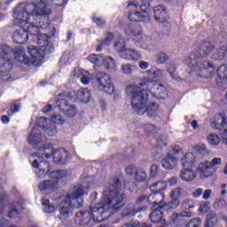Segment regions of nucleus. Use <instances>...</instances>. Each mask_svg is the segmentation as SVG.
Segmentation results:
<instances>
[{
  "mask_svg": "<svg viewBox=\"0 0 227 227\" xmlns=\"http://www.w3.org/2000/svg\"><path fill=\"white\" fill-rule=\"evenodd\" d=\"M145 74H147L146 83L129 84L126 87L125 92L130 101L132 110L137 114L141 116L146 113L148 116H152V114L159 111V105L148 102L152 92L147 88H152L153 95H155L156 98H161L162 100L168 98V90L162 84L153 82V79L163 77L164 71L160 68L155 70L149 69Z\"/></svg>",
  "mask_w": 227,
  "mask_h": 227,
  "instance_id": "obj_1",
  "label": "nucleus"
},
{
  "mask_svg": "<svg viewBox=\"0 0 227 227\" xmlns=\"http://www.w3.org/2000/svg\"><path fill=\"white\" fill-rule=\"evenodd\" d=\"M51 15V8L47 7L45 0H27V4H20L14 11V19L18 20L23 28H20L13 33L12 41L14 43L22 45L27 42L31 33L27 31V24H33L31 19H35L39 22L41 29L49 27V16Z\"/></svg>",
  "mask_w": 227,
  "mask_h": 227,
  "instance_id": "obj_2",
  "label": "nucleus"
},
{
  "mask_svg": "<svg viewBox=\"0 0 227 227\" xmlns=\"http://www.w3.org/2000/svg\"><path fill=\"white\" fill-rule=\"evenodd\" d=\"M121 185V183L118 179L112 182L103 192L100 203L90 206V214L94 221L100 223L102 219H109L110 215L125 205V195L117 190Z\"/></svg>",
  "mask_w": 227,
  "mask_h": 227,
  "instance_id": "obj_3",
  "label": "nucleus"
},
{
  "mask_svg": "<svg viewBox=\"0 0 227 227\" xmlns=\"http://www.w3.org/2000/svg\"><path fill=\"white\" fill-rule=\"evenodd\" d=\"M90 189V180L85 179L82 184L74 186L64 197L59 206V219H67L72 215L74 208H81L82 207V196L88 194L86 191Z\"/></svg>",
  "mask_w": 227,
  "mask_h": 227,
  "instance_id": "obj_4",
  "label": "nucleus"
},
{
  "mask_svg": "<svg viewBox=\"0 0 227 227\" xmlns=\"http://www.w3.org/2000/svg\"><path fill=\"white\" fill-rule=\"evenodd\" d=\"M129 19L131 22H148L150 20V2L148 0H135L127 6Z\"/></svg>",
  "mask_w": 227,
  "mask_h": 227,
  "instance_id": "obj_5",
  "label": "nucleus"
},
{
  "mask_svg": "<svg viewBox=\"0 0 227 227\" xmlns=\"http://www.w3.org/2000/svg\"><path fill=\"white\" fill-rule=\"evenodd\" d=\"M45 50H41L35 45L27 47V54L22 50H20L14 53V58L18 63L27 65V67H40L43 63V52Z\"/></svg>",
  "mask_w": 227,
  "mask_h": 227,
  "instance_id": "obj_6",
  "label": "nucleus"
},
{
  "mask_svg": "<svg viewBox=\"0 0 227 227\" xmlns=\"http://www.w3.org/2000/svg\"><path fill=\"white\" fill-rule=\"evenodd\" d=\"M227 46L225 43L213 44L204 43L196 50V58H207L210 56L212 59L221 60L226 55Z\"/></svg>",
  "mask_w": 227,
  "mask_h": 227,
  "instance_id": "obj_7",
  "label": "nucleus"
},
{
  "mask_svg": "<svg viewBox=\"0 0 227 227\" xmlns=\"http://www.w3.org/2000/svg\"><path fill=\"white\" fill-rule=\"evenodd\" d=\"M45 159H53V162L56 164H67L68 161V153L65 149L54 150V146L51 144H46L43 147L39 148L37 152Z\"/></svg>",
  "mask_w": 227,
  "mask_h": 227,
  "instance_id": "obj_8",
  "label": "nucleus"
},
{
  "mask_svg": "<svg viewBox=\"0 0 227 227\" xmlns=\"http://www.w3.org/2000/svg\"><path fill=\"white\" fill-rule=\"evenodd\" d=\"M184 63L192 68V72H197L200 77L210 79L214 75V66L209 62H197L196 59L188 58Z\"/></svg>",
  "mask_w": 227,
  "mask_h": 227,
  "instance_id": "obj_9",
  "label": "nucleus"
},
{
  "mask_svg": "<svg viewBox=\"0 0 227 227\" xmlns=\"http://www.w3.org/2000/svg\"><path fill=\"white\" fill-rule=\"evenodd\" d=\"M223 164V160L221 158H214L211 161L204 160L199 163L196 171L199 177L201 179L208 178L215 173V169Z\"/></svg>",
  "mask_w": 227,
  "mask_h": 227,
  "instance_id": "obj_10",
  "label": "nucleus"
},
{
  "mask_svg": "<svg viewBox=\"0 0 227 227\" xmlns=\"http://www.w3.org/2000/svg\"><path fill=\"white\" fill-rule=\"evenodd\" d=\"M114 49L120 54L121 59H125L126 61H139L141 59V53L136 49L127 48L125 40L121 37L115 42Z\"/></svg>",
  "mask_w": 227,
  "mask_h": 227,
  "instance_id": "obj_11",
  "label": "nucleus"
},
{
  "mask_svg": "<svg viewBox=\"0 0 227 227\" xmlns=\"http://www.w3.org/2000/svg\"><path fill=\"white\" fill-rule=\"evenodd\" d=\"M51 179L43 181L39 184L38 188L40 191H45L47 192H54L59 185V180L67 176L65 170L53 171L50 175Z\"/></svg>",
  "mask_w": 227,
  "mask_h": 227,
  "instance_id": "obj_12",
  "label": "nucleus"
},
{
  "mask_svg": "<svg viewBox=\"0 0 227 227\" xmlns=\"http://www.w3.org/2000/svg\"><path fill=\"white\" fill-rule=\"evenodd\" d=\"M95 87L99 91H105L108 95L114 93V84L107 73H98L95 79Z\"/></svg>",
  "mask_w": 227,
  "mask_h": 227,
  "instance_id": "obj_13",
  "label": "nucleus"
},
{
  "mask_svg": "<svg viewBox=\"0 0 227 227\" xmlns=\"http://www.w3.org/2000/svg\"><path fill=\"white\" fill-rule=\"evenodd\" d=\"M172 152L175 155L180 156L182 168H194L198 162V158L192 152L184 153V149L179 145L172 146Z\"/></svg>",
  "mask_w": 227,
  "mask_h": 227,
  "instance_id": "obj_14",
  "label": "nucleus"
},
{
  "mask_svg": "<svg viewBox=\"0 0 227 227\" xmlns=\"http://www.w3.org/2000/svg\"><path fill=\"white\" fill-rule=\"evenodd\" d=\"M125 33L128 36H131L137 43H140L142 49H145V51H150V46L152 45L150 42H152V38L147 35H141V28L128 27Z\"/></svg>",
  "mask_w": 227,
  "mask_h": 227,
  "instance_id": "obj_15",
  "label": "nucleus"
},
{
  "mask_svg": "<svg viewBox=\"0 0 227 227\" xmlns=\"http://www.w3.org/2000/svg\"><path fill=\"white\" fill-rule=\"evenodd\" d=\"M25 22V21H23ZM30 36H34V42H36L41 47H47L49 45V35L40 33V28L35 26V23L25 22Z\"/></svg>",
  "mask_w": 227,
  "mask_h": 227,
  "instance_id": "obj_16",
  "label": "nucleus"
},
{
  "mask_svg": "<svg viewBox=\"0 0 227 227\" xmlns=\"http://www.w3.org/2000/svg\"><path fill=\"white\" fill-rule=\"evenodd\" d=\"M59 97H64V98H67V100H71V102L80 100V102H82V104H88L90 100H91V91H90L88 89H81L75 92H64L59 94Z\"/></svg>",
  "mask_w": 227,
  "mask_h": 227,
  "instance_id": "obj_17",
  "label": "nucleus"
},
{
  "mask_svg": "<svg viewBox=\"0 0 227 227\" xmlns=\"http://www.w3.org/2000/svg\"><path fill=\"white\" fill-rule=\"evenodd\" d=\"M35 159L33 163L32 167L37 168L38 170L35 172L39 178H43L47 173H49V163L43 161V156L40 154V153H35Z\"/></svg>",
  "mask_w": 227,
  "mask_h": 227,
  "instance_id": "obj_18",
  "label": "nucleus"
},
{
  "mask_svg": "<svg viewBox=\"0 0 227 227\" xmlns=\"http://www.w3.org/2000/svg\"><path fill=\"white\" fill-rule=\"evenodd\" d=\"M36 125L41 129H43L47 136L53 137L58 134V129H56V125L52 124V121L48 120L46 117L37 118Z\"/></svg>",
  "mask_w": 227,
  "mask_h": 227,
  "instance_id": "obj_19",
  "label": "nucleus"
},
{
  "mask_svg": "<svg viewBox=\"0 0 227 227\" xmlns=\"http://www.w3.org/2000/svg\"><path fill=\"white\" fill-rule=\"evenodd\" d=\"M178 154L174 153L167 154V156L161 160V166L167 171H171L178 168Z\"/></svg>",
  "mask_w": 227,
  "mask_h": 227,
  "instance_id": "obj_20",
  "label": "nucleus"
},
{
  "mask_svg": "<svg viewBox=\"0 0 227 227\" xmlns=\"http://www.w3.org/2000/svg\"><path fill=\"white\" fill-rule=\"evenodd\" d=\"M160 191L164 190H157V186L154 187V190L152 191L153 193L147 197V203H151L153 205V207L162 208V205L164 203V194L160 193Z\"/></svg>",
  "mask_w": 227,
  "mask_h": 227,
  "instance_id": "obj_21",
  "label": "nucleus"
},
{
  "mask_svg": "<svg viewBox=\"0 0 227 227\" xmlns=\"http://www.w3.org/2000/svg\"><path fill=\"white\" fill-rule=\"evenodd\" d=\"M179 177L183 182L191 184V182H194L198 178V172L191 167H183L179 173Z\"/></svg>",
  "mask_w": 227,
  "mask_h": 227,
  "instance_id": "obj_22",
  "label": "nucleus"
},
{
  "mask_svg": "<svg viewBox=\"0 0 227 227\" xmlns=\"http://www.w3.org/2000/svg\"><path fill=\"white\" fill-rule=\"evenodd\" d=\"M164 207H154L153 212L150 215L152 223L160 224V226H166V220L162 218V210Z\"/></svg>",
  "mask_w": 227,
  "mask_h": 227,
  "instance_id": "obj_23",
  "label": "nucleus"
},
{
  "mask_svg": "<svg viewBox=\"0 0 227 227\" xmlns=\"http://www.w3.org/2000/svg\"><path fill=\"white\" fill-rule=\"evenodd\" d=\"M178 184V180L176 177H171L166 183L164 182H158L154 183L151 185V191H155V187H157V191H166L168 187H175Z\"/></svg>",
  "mask_w": 227,
  "mask_h": 227,
  "instance_id": "obj_24",
  "label": "nucleus"
},
{
  "mask_svg": "<svg viewBox=\"0 0 227 227\" xmlns=\"http://www.w3.org/2000/svg\"><path fill=\"white\" fill-rule=\"evenodd\" d=\"M154 19L157 22L164 24L168 22V12L162 5H157L153 9Z\"/></svg>",
  "mask_w": 227,
  "mask_h": 227,
  "instance_id": "obj_25",
  "label": "nucleus"
},
{
  "mask_svg": "<svg viewBox=\"0 0 227 227\" xmlns=\"http://www.w3.org/2000/svg\"><path fill=\"white\" fill-rule=\"evenodd\" d=\"M73 75L76 79L81 77V82L85 85L90 84V81L93 79V76L91 75V74H90V72L82 69H74V71L73 72Z\"/></svg>",
  "mask_w": 227,
  "mask_h": 227,
  "instance_id": "obj_26",
  "label": "nucleus"
},
{
  "mask_svg": "<svg viewBox=\"0 0 227 227\" xmlns=\"http://www.w3.org/2000/svg\"><path fill=\"white\" fill-rule=\"evenodd\" d=\"M91 219V214L90 212H78L75 216V223L80 226H88Z\"/></svg>",
  "mask_w": 227,
  "mask_h": 227,
  "instance_id": "obj_27",
  "label": "nucleus"
},
{
  "mask_svg": "<svg viewBox=\"0 0 227 227\" xmlns=\"http://www.w3.org/2000/svg\"><path fill=\"white\" fill-rule=\"evenodd\" d=\"M27 141L32 146H35L36 145H40V143H42V135L40 134L38 128H34L31 129Z\"/></svg>",
  "mask_w": 227,
  "mask_h": 227,
  "instance_id": "obj_28",
  "label": "nucleus"
},
{
  "mask_svg": "<svg viewBox=\"0 0 227 227\" xmlns=\"http://www.w3.org/2000/svg\"><path fill=\"white\" fill-rule=\"evenodd\" d=\"M227 126V116L226 114H217L215 116V121L212 124L213 129L221 130L222 127Z\"/></svg>",
  "mask_w": 227,
  "mask_h": 227,
  "instance_id": "obj_29",
  "label": "nucleus"
},
{
  "mask_svg": "<svg viewBox=\"0 0 227 227\" xmlns=\"http://www.w3.org/2000/svg\"><path fill=\"white\" fill-rule=\"evenodd\" d=\"M216 82H227V64H223L216 69Z\"/></svg>",
  "mask_w": 227,
  "mask_h": 227,
  "instance_id": "obj_30",
  "label": "nucleus"
},
{
  "mask_svg": "<svg viewBox=\"0 0 227 227\" xmlns=\"http://www.w3.org/2000/svg\"><path fill=\"white\" fill-rule=\"evenodd\" d=\"M137 70V66L131 63H125L121 65V72L123 75H132Z\"/></svg>",
  "mask_w": 227,
  "mask_h": 227,
  "instance_id": "obj_31",
  "label": "nucleus"
},
{
  "mask_svg": "<svg viewBox=\"0 0 227 227\" xmlns=\"http://www.w3.org/2000/svg\"><path fill=\"white\" fill-rule=\"evenodd\" d=\"M103 65L109 70V72H116L117 67H116V61H114V58L111 57H105L102 59Z\"/></svg>",
  "mask_w": 227,
  "mask_h": 227,
  "instance_id": "obj_32",
  "label": "nucleus"
},
{
  "mask_svg": "<svg viewBox=\"0 0 227 227\" xmlns=\"http://www.w3.org/2000/svg\"><path fill=\"white\" fill-rule=\"evenodd\" d=\"M42 205L43 207H44L43 212H45L46 214H54V212L58 210V206L51 204V201L49 200L43 199Z\"/></svg>",
  "mask_w": 227,
  "mask_h": 227,
  "instance_id": "obj_33",
  "label": "nucleus"
},
{
  "mask_svg": "<svg viewBox=\"0 0 227 227\" xmlns=\"http://www.w3.org/2000/svg\"><path fill=\"white\" fill-rule=\"evenodd\" d=\"M185 217H192V213L190 211H183L180 214L174 213L170 216V219L172 220L173 223H176L177 221H182V219Z\"/></svg>",
  "mask_w": 227,
  "mask_h": 227,
  "instance_id": "obj_34",
  "label": "nucleus"
},
{
  "mask_svg": "<svg viewBox=\"0 0 227 227\" xmlns=\"http://www.w3.org/2000/svg\"><path fill=\"white\" fill-rule=\"evenodd\" d=\"M114 38V35L113 34H108L106 38L103 42H99L98 44V47L96 48L97 52H102L104 47H107V45H111V42H113V39Z\"/></svg>",
  "mask_w": 227,
  "mask_h": 227,
  "instance_id": "obj_35",
  "label": "nucleus"
},
{
  "mask_svg": "<svg viewBox=\"0 0 227 227\" xmlns=\"http://www.w3.org/2000/svg\"><path fill=\"white\" fill-rule=\"evenodd\" d=\"M185 194V190L181 187H177L170 192L169 198L170 200H180V198H184Z\"/></svg>",
  "mask_w": 227,
  "mask_h": 227,
  "instance_id": "obj_36",
  "label": "nucleus"
},
{
  "mask_svg": "<svg viewBox=\"0 0 227 227\" xmlns=\"http://www.w3.org/2000/svg\"><path fill=\"white\" fill-rule=\"evenodd\" d=\"M179 205L180 200L171 199V201L168 203L163 202L162 208H164V210H175V208H178Z\"/></svg>",
  "mask_w": 227,
  "mask_h": 227,
  "instance_id": "obj_37",
  "label": "nucleus"
},
{
  "mask_svg": "<svg viewBox=\"0 0 227 227\" xmlns=\"http://www.w3.org/2000/svg\"><path fill=\"white\" fill-rule=\"evenodd\" d=\"M207 139L210 146H219V144L221 143V138H219V136H217L215 133H210L207 135Z\"/></svg>",
  "mask_w": 227,
  "mask_h": 227,
  "instance_id": "obj_38",
  "label": "nucleus"
},
{
  "mask_svg": "<svg viewBox=\"0 0 227 227\" xmlns=\"http://www.w3.org/2000/svg\"><path fill=\"white\" fill-rule=\"evenodd\" d=\"M148 207L146 206H144L143 207H140L139 209L136 210V209H125L122 213V215L124 217H134V215H136V214H137V212H145V210H147Z\"/></svg>",
  "mask_w": 227,
  "mask_h": 227,
  "instance_id": "obj_39",
  "label": "nucleus"
},
{
  "mask_svg": "<svg viewBox=\"0 0 227 227\" xmlns=\"http://www.w3.org/2000/svg\"><path fill=\"white\" fill-rule=\"evenodd\" d=\"M135 180L138 183L145 182L146 180V172L142 169L137 170L135 174Z\"/></svg>",
  "mask_w": 227,
  "mask_h": 227,
  "instance_id": "obj_40",
  "label": "nucleus"
},
{
  "mask_svg": "<svg viewBox=\"0 0 227 227\" xmlns=\"http://www.w3.org/2000/svg\"><path fill=\"white\" fill-rule=\"evenodd\" d=\"M87 59L93 65H98L99 63H102L103 58L96 54H91L87 58Z\"/></svg>",
  "mask_w": 227,
  "mask_h": 227,
  "instance_id": "obj_41",
  "label": "nucleus"
},
{
  "mask_svg": "<svg viewBox=\"0 0 227 227\" xmlns=\"http://www.w3.org/2000/svg\"><path fill=\"white\" fill-rule=\"evenodd\" d=\"M57 106L60 111H63V113H65L67 110V108L70 106L68 105V101H67L66 99H60L57 101Z\"/></svg>",
  "mask_w": 227,
  "mask_h": 227,
  "instance_id": "obj_42",
  "label": "nucleus"
},
{
  "mask_svg": "<svg viewBox=\"0 0 227 227\" xmlns=\"http://www.w3.org/2000/svg\"><path fill=\"white\" fill-rule=\"evenodd\" d=\"M137 172V168L134 165H129L125 168L126 175L129 176L131 180L134 178L132 175H134V173L136 175Z\"/></svg>",
  "mask_w": 227,
  "mask_h": 227,
  "instance_id": "obj_43",
  "label": "nucleus"
},
{
  "mask_svg": "<svg viewBox=\"0 0 227 227\" xmlns=\"http://www.w3.org/2000/svg\"><path fill=\"white\" fill-rule=\"evenodd\" d=\"M167 72L169 74V75H170V77H172V79H175V80L177 79L176 67H175L173 65H168L167 67Z\"/></svg>",
  "mask_w": 227,
  "mask_h": 227,
  "instance_id": "obj_44",
  "label": "nucleus"
},
{
  "mask_svg": "<svg viewBox=\"0 0 227 227\" xmlns=\"http://www.w3.org/2000/svg\"><path fill=\"white\" fill-rule=\"evenodd\" d=\"M64 113L66 116H68V118H74V116L77 114V110L75 107L69 106Z\"/></svg>",
  "mask_w": 227,
  "mask_h": 227,
  "instance_id": "obj_45",
  "label": "nucleus"
},
{
  "mask_svg": "<svg viewBox=\"0 0 227 227\" xmlns=\"http://www.w3.org/2000/svg\"><path fill=\"white\" fill-rule=\"evenodd\" d=\"M20 111V104H13L11 108L8 110L7 114L8 116H13L14 113H19Z\"/></svg>",
  "mask_w": 227,
  "mask_h": 227,
  "instance_id": "obj_46",
  "label": "nucleus"
},
{
  "mask_svg": "<svg viewBox=\"0 0 227 227\" xmlns=\"http://www.w3.org/2000/svg\"><path fill=\"white\" fill-rule=\"evenodd\" d=\"M186 227H201V219L193 218L187 224Z\"/></svg>",
  "mask_w": 227,
  "mask_h": 227,
  "instance_id": "obj_47",
  "label": "nucleus"
},
{
  "mask_svg": "<svg viewBox=\"0 0 227 227\" xmlns=\"http://www.w3.org/2000/svg\"><path fill=\"white\" fill-rule=\"evenodd\" d=\"M193 150L198 153H207V145L205 144H198L193 146Z\"/></svg>",
  "mask_w": 227,
  "mask_h": 227,
  "instance_id": "obj_48",
  "label": "nucleus"
},
{
  "mask_svg": "<svg viewBox=\"0 0 227 227\" xmlns=\"http://www.w3.org/2000/svg\"><path fill=\"white\" fill-rule=\"evenodd\" d=\"M159 175V165L153 164L150 168V177L155 178Z\"/></svg>",
  "mask_w": 227,
  "mask_h": 227,
  "instance_id": "obj_49",
  "label": "nucleus"
},
{
  "mask_svg": "<svg viewBox=\"0 0 227 227\" xmlns=\"http://www.w3.org/2000/svg\"><path fill=\"white\" fill-rule=\"evenodd\" d=\"M8 217L10 219H13L15 217H19V208H17L16 205H13L12 210L8 213Z\"/></svg>",
  "mask_w": 227,
  "mask_h": 227,
  "instance_id": "obj_50",
  "label": "nucleus"
},
{
  "mask_svg": "<svg viewBox=\"0 0 227 227\" xmlns=\"http://www.w3.org/2000/svg\"><path fill=\"white\" fill-rule=\"evenodd\" d=\"M11 49L8 46L1 45L0 46V58H4V59H6L4 56H8Z\"/></svg>",
  "mask_w": 227,
  "mask_h": 227,
  "instance_id": "obj_51",
  "label": "nucleus"
},
{
  "mask_svg": "<svg viewBox=\"0 0 227 227\" xmlns=\"http://www.w3.org/2000/svg\"><path fill=\"white\" fill-rule=\"evenodd\" d=\"M92 20L93 22H95L97 24V26H98V27H102L103 26H106V20H102V18L97 16V14H95L92 17Z\"/></svg>",
  "mask_w": 227,
  "mask_h": 227,
  "instance_id": "obj_52",
  "label": "nucleus"
},
{
  "mask_svg": "<svg viewBox=\"0 0 227 227\" xmlns=\"http://www.w3.org/2000/svg\"><path fill=\"white\" fill-rule=\"evenodd\" d=\"M51 121L53 123H56V125H63V123H65V119H63L61 115H53Z\"/></svg>",
  "mask_w": 227,
  "mask_h": 227,
  "instance_id": "obj_53",
  "label": "nucleus"
},
{
  "mask_svg": "<svg viewBox=\"0 0 227 227\" xmlns=\"http://www.w3.org/2000/svg\"><path fill=\"white\" fill-rule=\"evenodd\" d=\"M208 210H210V207L208 206V203L203 202L200 204V208H199V212L200 214H207V212H208Z\"/></svg>",
  "mask_w": 227,
  "mask_h": 227,
  "instance_id": "obj_54",
  "label": "nucleus"
},
{
  "mask_svg": "<svg viewBox=\"0 0 227 227\" xmlns=\"http://www.w3.org/2000/svg\"><path fill=\"white\" fill-rule=\"evenodd\" d=\"M144 131L145 134H153L155 132V126L152 124H145L144 126Z\"/></svg>",
  "mask_w": 227,
  "mask_h": 227,
  "instance_id": "obj_55",
  "label": "nucleus"
},
{
  "mask_svg": "<svg viewBox=\"0 0 227 227\" xmlns=\"http://www.w3.org/2000/svg\"><path fill=\"white\" fill-rule=\"evenodd\" d=\"M183 207H184V208H186L187 210H189V208H193L194 205L192 203V200L184 199L183 201Z\"/></svg>",
  "mask_w": 227,
  "mask_h": 227,
  "instance_id": "obj_56",
  "label": "nucleus"
},
{
  "mask_svg": "<svg viewBox=\"0 0 227 227\" xmlns=\"http://www.w3.org/2000/svg\"><path fill=\"white\" fill-rule=\"evenodd\" d=\"M12 69V60L7 59V61L4 63V67H0V72H8Z\"/></svg>",
  "mask_w": 227,
  "mask_h": 227,
  "instance_id": "obj_57",
  "label": "nucleus"
},
{
  "mask_svg": "<svg viewBox=\"0 0 227 227\" xmlns=\"http://www.w3.org/2000/svg\"><path fill=\"white\" fill-rule=\"evenodd\" d=\"M168 59H169V57L168 56V54L164 52H160L159 54V58H158L159 63H166V61H168Z\"/></svg>",
  "mask_w": 227,
  "mask_h": 227,
  "instance_id": "obj_58",
  "label": "nucleus"
},
{
  "mask_svg": "<svg viewBox=\"0 0 227 227\" xmlns=\"http://www.w3.org/2000/svg\"><path fill=\"white\" fill-rule=\"evenodd\" d=\"M138 67L141 70H148V68H150V63L141 60L138 62Z\"/></svg>",
  "mask_w": 227,
  "mask_h": 227,
  "instance_id": "obj_59",
  "label": "nucleus"
},
{
  "mask_svg": "<svg viewBox=\"0 0 227 227\" xmlns=\"http://www.w3.org/2000/svg\"><path fill=\"white\" fill-rule=\"evenodd\" d=\"M212 197V190L207 189L202 192V200H210Z\"/></svg>",
  "mask_w": 227,
  "mask_h": 227,
  "instance_id": "obj_60",
  "label": "nucleus"
},
{
  "mask_svg": "<svg viewBox=\"0 0 227 227\" xmlns=\"http://www.w3.org/2000/svg\"><path fill=\"white\" fill-rule=\"evenodd\" d=\"M202 194H203V188L195 189L192 193L193 198H200V196H201Z\"/></svg>",
  "mask_w": 227,
  "mask_h": 227,
  "instance_id": "obj_61",
  "label": "nucleus"
},
{
  "mask_svg": "<svg viewBox=\"0 0 227 227\" xmlns=\"http://www.w3.org/2000/svg\"><path fill=\"white\" fill-rule=\"evenodd\" d=\"M141 203H148V197L145 196V195L140 196V197L137 200V205H141Z\"/></svg>",
  "mask_w": 227,
  "mask_h": 227,
  "instance_id": "obj_62",
  "label": "nucleus"
},
{
  "mask_svg": "<svg viewBox=\"0 0 227 227\" xmlns=\"http://www.w3.org/2000/svg\"><path fill=\"white\" fill-rule=\"evenodd\" d=\"M217 216V214L215 211H211L207 214V219L215 221V217Z\"/></svg>",
  "mask_w": 227,
  "mask_h": 227,
  "instance_id": "obj_63",
  "label": "nucleus"
},
{
  "mask_svg": "<svg viewBox=\"0 0 227 227\" xmlns=\"http://www.w3.org/2000/svg\"><path fill=\"white\" fill-rule=\"evenodd\" d=\"M215 224V220L206 219L205 227H214Z\"/></svg>",
  "mask_w": 227,
  "mask_h": 227,
  "instance_id": "obj_64",
  "label": "nucleus"
}]
</instances>
